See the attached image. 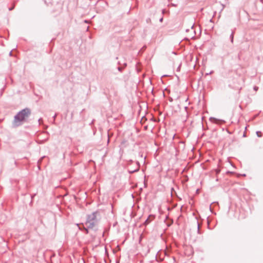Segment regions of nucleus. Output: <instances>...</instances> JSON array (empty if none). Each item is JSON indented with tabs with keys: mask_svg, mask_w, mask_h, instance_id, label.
<instances>
[{
	"mask_svg": "<svg viewBox=\"0 0 263 263\" xmlns=\"http://www.w3.org/2000/svg\"><path fill=\"white\" fill-rule=\"evenodd\" d=\"M30 114V110L28 108H25L20 112L15 117L14 124L18 126L20 122L27 119Z\"/></svg>",
	"mask_w": 263,
	"mask_h": 263,
	"instance_id": "f257e3e1",
	"label": "nucleus"
},
{
	"mask_svg": "<svg viewBox=\"0 0 263 263\" xmlns=\"http://www.w3.org/2000/svg\"><path fill=\"white\" fill-rule=\"evenodd\" d=\"M138 170V168H137V170H130V171H129L130 172H135V171H137Z\"/></svg>",
	"mask_w": 263,
	"mask_h": 263,
	"instance_id": "f03ea898",
	"label": "nucleus"
},
{
	"mask_svg": "<svg viewBox=\"0 0 263 263\" xmlns=\"http://www.w3.org/2000/svg\"><path fill=\"white\" fill-rule=\"evenodd\" d=\"M148 219L146 220L145 223H148Z\"/></svg>",
	"mask_w": 263,
	"mask_h": 263,
	"instance_id": "7ed1b4c3",
	"label": "nucleus"
},
{
	"mask_svg": "<svg viewBox=\"0 0 263 263\" xmlns=\"http://www.w3.org/2000/svg\"><path fill=\"white\" fill-rule=\"evenodd\" d=\"M254 89H255L256 90H257V88L255 87V88H254Z\"/></svg>",
	"mask_w": 263,
	"mask_h": 263,
	"instance_id": "20e7f679",
	"label": "nucleus"
},
{
	"mask_svg": "<svg viewBox=\"0 0 263 263\" xmlns=\"http://www.w3.org/2000/svg\"><path fill=\"white\" fill-rule=\"evenodd\" d=\"M257 134L258 135H259V134H258V132H257Z\"/></svg>",
	"mask_w": 263,
	"mask_h": 263,
	"instance_id": "39448f33",
	"label": "nucleus"
},
{
	"mask_svg": "<svg viewBox=\"0 0 263 263\" xmlns=\"http://www.w3.org/2000/svg\"><path fill=\"white\" fill-rule=\"evenodd\" d=\"M257 134L258 135H259V134H258V132H257Z\"/></svg>",
	"mask_w": 263,
	"mask_h": 263,
	"instance_id": "423d86ee",
	"label": "nucleus"
}]
</instances>
